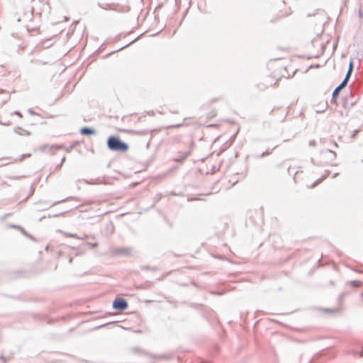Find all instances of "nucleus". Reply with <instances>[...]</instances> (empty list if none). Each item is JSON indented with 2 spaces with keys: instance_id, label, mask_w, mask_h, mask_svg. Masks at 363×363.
<instances>
[{
  "instance_id": "8",
  "label": "nucleus",
  "mask_w": 363,
  "mask_h": 363,
  "mask_svg": "<svg viewBox=\"0 0 363 363\" xmlns=\"http://www.w3.org/2000/svg\"><path fill=\"white\" fill-rule=\"evenodd\" d=\"M14 133H16V134H18V135H27V136H29L30 135V132L28 131V130H24L21 127H16L14 128L13 130Z\"/></svg>"
},
{
  "instance_id": "15",
  "label": "nucleus",
  "mask_w": 363,
  "mask_h": 363,
  "mask_svg": "<svg viewBox=\"0 0 363 363\" xmlns=\"http://www.w3.org/2000/svg\"><path fill=\"white\" fill-rule=\"evenodd\" d=\"M362 281H359V280H353V281H349L347 284L352 286V287H354V288H357L359 286H361L362 284Z\"/></svg>"
},
{
  "instance_id": "39",
  "label": "nucleus",
  "mask_w": 363,
  "mask_h": 363,
  "mask_svg": "<svg viewBox=\"0 0 363 363\" xmlns=\"http://www.w3.org/2000/svg\"><path fill=\"white\" fill-rule=\"evenodd\" d=\"M98 6L101 9H108V8H104V6L101 3H98Z\"/></svg>"
},
{
  "instance_id": "46",
  "label": "nucleus",
  "mask_w": 363,
  "mask_h": 363,
  "mask_svg": "<svg viewBox=\"0 0 363 363\" xmlns=\"http://www.w3.org/2000/svg\"><path fill=\"white\" fill-rule=\"evenodd\" d=\"M338 174H339V173H337H337H335V174H333V178H335V177H336Z\"/></svg>"
},
{
  "instance_id": "25",
  "label": "nucleus",
  "mask_w": 363,
  "mask_h": 363,
  "mask_svg": "<svg viewBox=\"0 0 363 363\" xmlns=\"http://www.w3.org/2000/svg\"><path fill=\"white\" fill-rule=\"evenodd\" d=\"M132 351L134 352V353H138V352H142L143 354H147V352H144V351H142L140 348H133L132 350Z\"/></svg>"
},
{
  "instance_id": "34",
  "label": "nucleus",
  "mask_w": 363,
  "mask_h": 363,
  "mask_svg": "<svg viewBox=\"0 0 363 363\" xmlns=\"http://www.w3.org/2000/svg\"><path fill=\"white\" fill-rule=\"evenodd\" d=\"M358 13L360 18H363V9H359Z\"/></svg>"
},
{
  "instance_id": "36",
  "label": "nucleus",
  "mask_w": 363,
  "mask_h": 363,
  "mask_svg": "<svg viewBox=\"0 0 363 363\" xmlns=\"http://www.w3.org/2000/svg\"><path fill=\"white\" fill-rule=\"evenodd\" d=\"M315 145H316V143H315V140H310V142H309V145L310 146H313H313H315Z\"/></svg>"
},
{
  "instance_id": "33",
  "label": "nucleus",
  "mask_w": 363,
  "mask_h": 363,
  "mask_svg": "<svg viewBox=\"0 0 363 363\" xmlns=\"http://www.w3.org/2000/svg\"><path fill=\"white\" fill-rule=\"evenodd\" d=\"M14 113L15 115H16V116H18L21 117V118H22V117H23L22 113H21L19 111H14V113Z\"/></svg>"
},
{
  "instance_id": "49",
  "label": "nucleus",
  "mask_w": 363,
  "mask_h": 363,
  "mask_svg": "<svg viewBox=\"0 0 363 363\" xmlns=\"http://www.w3.org/2000/svg\"><path fill=\"white\" fill-rule=\"evenodd\" d=\"M311 162H312L313 164H315L314 159H313V158H311Z\"/></svg>"
},
{
  "instance_id": "22",
  "label": "nucleus",
  "mask_w": 363,
  "mask_h": 363,
  "mask_svg": "<svg viewBox=\"0 0 363 363\" xmlns=\"http://www.w3.org/2000/svg\"><path fill=\"white\" fill-rule=\"evenodd\" d=\"M276 147H277V146L274 147L272 149V150H271V151H268V150H267V151H265V152H262V153L261 154V155L259 156V157H265V156L269 155V154H271V153H272V151L273 150H274Z\"/></svg>"
},
{
  "instance_id": "40",
  "label": "nucleus",
  "mask_w": 363,
  "mask_h": 363,
  "mask_svg": "<svg viewBox=\"0 0 363 363\" xmlns=\"http://www.w3.org/2000/svg\"><path fill=\"white\" fill-rule=\"evenodd\" d=\"M139 133H140V134H147L149 133V131L148 130H143V131H140Z\"/></svg>"
},
{
  "instance_id": "23",
  "label": "nucleus",
  "mask_w": 363,
  "mask_h": 363,
  "mask_svg": "<svg viewBox=\"0 0 363 363\" xmlns=\"http://www.w3.org/2000/svg\"><path fill=\"white\" fill-rule=\"evenodd\" d=\"M31 155L30 153L28 154H23L20 156L19 161H22L26 157H30Z\"/></svg>"
},
{
  "instance_id": "13",
  "label": "nucleus",
  "mask_w": 363,
  "mask_h": 363,
  "mask_svg": "<svg viewBox=\"0 0 363 363\" xmlns=\"http://www.w3.org/2000/svg\"><path fill=\"white\" fill-rule=\"evenodd\" d=\"M329 174H330V171H326L325 173L320 178H319L314 182L313 186H316V185L319 184L320 183H321L329 175Z\"/></svg>"
},
{
  "instance_id": "31",
  "label": "nucleus",
  "mask_w": 363,
  "mask_h": 363,
  "mask_svg": "<svg viewBox=\"0 0 363 363\" xmlns=\"http://www.w3.org/2000/svg\"><path fill=\"white\" fill-rule=\"evenodd\" d=\"M66 157H63L61 160V162L59 165L57 166V168H60V167L63 164V163L65 162Z\"/></svg>"
},
{
  "instance_id": "37",
  "label": "nucleus",
  "mask_w": 363,
  "mask_h": 363,
  "mask_svg": "<svg viewBox=\"0 0 363 363\" xmlns=\"http://www.w3.org/2000/svg\"><path fill=\"white\" fill-rule=\"evenodd\" d=\"M28 111L31 115H35L36 114V113L34 112L31 108H29Z\"/></svg>"
},
{
  "instance_id": "48",
  "label": "nucleus",
  "mask_w": 363,
  "mask_h": 363,
  "mask_svg": "<svg viewBox=\"0 0 363 363\" xmlns=\"http://www.w3.org/2000/svg\"><path fill=\"white\" fill-rule=\"evenodd\" d=\"M0 359H3V360H4V359H5V358H4V357L3 355H0Z\"/></svg>"
},
{
  "instance_id": "35",
  "label": "nucleus",
  "mask_w": 363,
  "mask_h": 363,
  "mask_svg": "<svg viewBox=\"0 0 363 363\" xmlns=\"http://www.w3.org/2000/svg\"><path fill=\"white\" fill-rule=\"evenodd\" d=\"M63 147H64L62 145H59L52 147V148H55V149H57V150L62 149Z\"/></svg>"
},
{
  "instance_id": "17",
  "label": "nucleus",
  "mask_w": 363,
  "mask_h": 363,
  "mask_svg": "<svg viewBox=\"0 0 363 363\" xmlns=\"http://www.w3.org/2000/svg\"><path fill=\"white\" fill-rule=\"evenodd\" d=\"M64 234L69 238H77L79 240H84V238L79 237L77 234H74V233H64Z\"/></svg>"
},
{
  "instance_id": "32",
  "label": "nucleus",
  "mask_w": 363,
  "mask_h": 363,
  "mask_svg": "<svg viewBox=\"0 0 363 363\" xmlns=\"http://www.w3.org/2000/svg\"><path fill=\"white\" fill-rule=\"evenodd\" d=\"M72 250L76 251V252H75L76 255H79L82 254V252H80L78 248H77V247H72Z\"/></svg>"
},
{
  "instance_id": "6",
  "label": "nucleus",
  "mask_w": 363,
  "mask_h": 363,
  "mask_svg": "<svg viewBox=\"0 0 363 363\" xmlns=\"http://www.w3.org/2000/svg\"><path fill=\"white\" fill-rule=\"evenodd\" d=\"M347 83L348 82H347L346 80H342V82L333 90V94L334 98L338 97L340 92L347 85Z\"/></svg>"
},
{
  "instance_id": "21",
  "label": "nucleus",
  "mask_w": 363,
  "mask_h": 363,
  "mask_svg": "<svg viewBox=\"0 0 363 363\" xmlns=\"http://www.w3.org/2000/svg\"><path fill=\"white\" fill-rule=\"evenodd\" d=\"M322 153H324V154H332L333 155L334 157H336V153L335 152L333 151V150H330L329 149H325L324 150L322 151Z\"/></svg>"
},
{
  "instance_id": "2",
  "label": "nucleus",
  "mask_w": 363,
  "mask_h": 363,
  "mask_svg": "<svg viewBox=\"0 0 363 363\" xmlns=\"http://www.w3.org/2000/svg\"><path fill=\"white\" fill-rule=\"evenodd\" d=\"M194 147V141L193 139L191 140L189 143V150L188 151H179L178 152V157L175 158L174 160L178 162H182L184 161L189 156L191 155V152Z\"/></svg>"
},
{
  "instance_id": "9",
  "label": "nucleus",
  "mask_w": 363,
  "mask_h": 363,
  "mask_svg": "<svg viewBox=\"0 0 363 363\" xmlns=\"http://www.w3.org/2000/svg\"><path fill=\"white\" fill-rule=\"evenodd\" d=\"M9 228L17 229L18 231H20L24 235H28V233L25 230V229L21 225H18L16 224H10L8 225Z\"/></svg>"
},
{
  "instance_id": "41",
  "label": "nucleus",
  "mask_w": 363,
  "mask_h": 363,
  "mask_svg": "<svg viewBox=\"0 0 363 363\" xmlns=\"http://www.w3.org/2000/svg\"><path fill=\"white\" fill-rule=\"evenodd\" d=\"M27 238H29L30 239L34 240V238L28 233V235H26Z\"/></svg>"
},
{
  "instance_id": "12",
  "label": "nucleus",
  "mask_w": 363,
  "mask_h": 363,
  "mask_svg": "<svg viewBox=\"0 0 363 363\" xmlns=\"http://www.w3.org/2000/svg\"><path fill=\"white\" fill-rule=\"evenodd\" d=\"M329 174H330V171H326L325 173L320 178H319L314 182L313 186H316V185L319 184L320 183H321L329 175Z\"/></svg>"
},
{
  "instance_id": "11",
  "label": "nucleus",
  "mask_w": 363,
  "mask_h": 363,
  "mask_svg": "<svg viewBox=\"0 0 363 363\" xmlns=\"http://www.w3.org/2000/svg\"><path fill=\"white\" fill-rule=\"evenodd\" d=\"M329 174H330V171H326L325 173L320 178H319L314 182L313 186H316V185L319 184L320 183H321L329 175Z\"/></svg>"
},
{
  "instance_id": "29",
  "label": "nucleus",
  "mask_w": 363,
  "mask_h": 363,
  "mask_svg": "<svg viewBox=\"0 0 363 363\" xmlns=\"http://www.w3.org/2000/svg\"><path fill=\"white\" fill-rule=\"evenodd\" d=\"M352 354L353 356H356V355H359V357H363V350H362L360 352H352Z\"/></svg>"
},
{
  "instance_id": "45",
  "label": "nucleus",
  "mask_w": 363,
  "mask_h": 363,
  "mask_svg": "<svg viewBox=\"0 0 363 363\" xmlns=\"http://www.w3.org/2000/svg\"><path fill=\"white\" fill-rule=\"evenodd\" d=\"M82 238H84V240H85L86 238H89V236L87 235H85L84 237H82Z\"/></svg>"
},
{
  "instance_id": "27",
  "label": "nucleus",
  "mask_w": 363,
  "mask_h": 363,
  "mask_svg": "<svg viewBox=\"0 0 363 363\" xmlns=\"http://www.w3.org/2000/svg\"><path fill=\"white\" fill-rule=\"evenodd\" d=\"M325 311H327V312H330V313H336V312L340 311V309L325 308Z\"/></svg>"
},
{
  "instance_id": "52",
  "label": "nucleus",
  "mask_w": 363,
  "mask_h": 363,
  "mask_svg": "<svg viewBox=\"0 0 363 363\" xmlns=\"http://www.w3.org/2000/svg\"><path fill=\"white\" fill-rule=\"evenodd\" d=\"M215 116V113L212 114L211 117H213Z\"/></svg>"
},
{
  "instance_id": "7",
  "label": "nucleus",
  "mask_w": 363,
  "mask_h": 363,
  "mask_svg": "<svg viewBox=\"0 0 363 363\" xmlns=\"http://www.w3.org/2000/svg\"><path fill=\"white\" fill-rule=\"evenodd\" d=\"M353 69H354V63H353V61L351 60L349 63V66H348V69H347V72L345 76V78L343 79V80H346L347 82H349L350 77H351V75H352V73L353 72Z\"/></svg>"
},
{
  "instance_id": "16",
  "label": "nucleus",
  "mask_w": 363,
  "mask_h": 363,
  "mask_svg": "<svg viewBox=\"0 0 363 363\" xmlns=\"http://www.w3.org/2000/svg\"><path fill=\"white\" fill-rule=\"evenodd\" d=\"M130 250L128 248H120L116 250V255H121V254H128L129 253Z\"/></svg>"
},
{
  "instance_id": "30",
  "label": "nucleus",
  "mask_w": 363,
  "mask_h": 363,
  "mask_svg": "<svg viewBox=\"0 0 363 363\" xmlns=\"http://www.w3.org/2000/svg\"><path fill=\"white\" fill-rule=\"evenodd\" d=\"M151 357L154 358V359H164L165 357L164 355H150Z\"/></svg>"
},
{
  "instance_id": "28",
  "label": "nucleus",
  "mask_w": 363,
  "mask_h": 363,
  "mask_svg": "<svg viewBox=\"0 0 363 363\" xmlns=\"http://www.w3.org/2000/svg\"><path fill=\"white\" fill-rule=\"evenodd\" d=\"M136 40H137V38H136V39H135V40H133V41H131L130 43H128V44H127V45H125L123 46L122 48H121L118 49V50H116V52H117V51H119V50H121L124 49L125 48L128 47V45H130V44H132L133 43H134L135 41H136Z\"/></svg>"
},
{
  "instance_id": "24",
  "label": "nucleus",
  "mask_w": 363,
  "mask_h": 363,
  "mask_svg": "<svg viewBox=\"0 0 363 363\" xmlns=\"http://www.w3.org/2000/svg\"><path fill=\"white\" fill-rule=\"evenodd\" d=\"M86 245L91 248L96 247L99 245L98 242H87Z\"/></svg>"
},
{
  "instance_id": "38",
  "label": "nucleus",
  "mask_w": 363,
  "mask_h": 363,
  "mask_svg": "<svg viewBox=\"0 0 363 363\" xmlns=\"http://www.w3.org/2000/svg\"><path fill=\"white\" fill-rule=\"evenodd\" d=\"M336 99H337V98H334V97H333V94H332V99H331V102L336 103Z\"/></svg>"
},
{
  "instance_id": "51",
  "label": "nucleus",
  "mask_w": 363,
  "mask_h": 363,
  "mask_svg": "<svg viewBox=\"0 0 363 363\" xmlns=\"http://www.w3.org/2000/svg\"><path fill=\"white\" fill-rule=\"evenodd\" d=\"M161 199V195H160L157 198V201H159L160 199Z\"/></svg>"
},
{
  "instance_id": "1",
  "label": "nucleus",
  "mask_w": 363,
  "mask_h": 363,
  "mask_svg": "<svg viewBox=\"0 0 363 363\" xmlns=\"http://www.w3.org/2000/svg\"><path fill=\"white\" fill-rule=\"evenodd\" d=\"M107 147L111 151L120 152H125L129 148L128 145L116 135H111L108 138Z\"/></svg>"
},
{
  "instance_id": "47",
  "label": "nucleus",
  "mask_w": 363,
  "mask_h": 363,
  "mask_svg": "<svg viewBox=\"0 0 363 363\" xmlns=\"http://www.w3.org/2000/svg\"><path fill=\"white\" fill-rule=\"evenodd\" d=\"M194 200H197V199H194V198L188 199V201H194Z\"/></svg>"
},
{
  "instance_id": "19",
  "label": "nucleus",
  "mask_w": 363,
  "mask_h": 363,
  "mask_svg": "<svg viewBox=\"0 0 363 363\" xmlns=\"http://www.w3.org/2000/svg\"><path fill=\"white\" fill-rule=\"evenodd\" d=\"M348 295V292H343L341 294H340L338 298L339 303H342L344 298Z\"/></svg>"
},
{
  "instance_id": "10",
  "label": "nucleus",
  "mask_w": 363,
  "mask_h": 363,
  "mask_svg": "<svg viewBox=\"0 0 363 363\" xmlns=\"http://www.w3.org/2000/svg\"><path fill=\"white\" fill-rule=\"evenodd\" d=\"M329 174H330V171H326L325 173L320 178H319L314 182L313 186H316V185L319 184L320 183H321L329 175Z\"/></svg>"
},
{
  "instance_id": "44",
  "label": "nucleus",
  "mask_w": 363,
  "mask_h": 363,
  "mask_svg": "<svg viewBox=\"0 0 363 363\" xmlns=\"http://www.w3.org/2000/svg\"><path fill=\"white\" fill-rule=\"evenodd\" d=\"M72 261H73V258H72V257H69V264L72 263Z\"/></svg>"
},
{
  "instance_id": "3",
  "label": "nucleus",
  "mask_w": 363,
  "mask_h": 363,
  "mask_svg": "<svg viewBox=\"0 0 363 363\" xmlns=\"http://www.w3.org/2000/svg\"><path fill=\"white\" fill-rule=\"evenodd\" d=\"M128 303L123 298L117 297L113 301V308L117 311H123L128 308Z\"/></svg>"
},
{
  "instance_id": "26",
  "label": "nucleus",
  "mask_w": 363,
  "mask_h": 363,
  "mask_svg": "<svg viewBox=\"0 0 363 363\" xmlns=\"http://www.w3.org/2000/svg\"><path fill=\"white\" fill-rule=\"evenodd\" d=\"M12 215V213H6L4 214L3 216H1L0 218V220L3 221L6 218H7L8 217L11 216Z\"/></svg>"
},
{
  "instance_id": "42",
  "label": "nucleus",
  "mask_w": 363,
  "mask_h": 363,
  "mask_svg": "<svg viewBox=\"0 0 363 363\" xmlns=\"http://www.w3.org/2000/svg\"><path fill=\"white\" fill-rule=\"evenodd\" d=\"M357 133H358V130H355L354 133H353V135H352V138H354L356 136Z\"/></svg>"
},
{
  "instance_id": "50",
  "label": "nucleus",
  "mask_w": 363,
  "mask_h": 363,
  "mask_svg": "<svg viewBox=\"0 0 363 363\" xmlns=\"http://www.w3.org/2000/svg\"><path fill=\"white\" fill-rule=\"evenodd\" d=\"M60 202H61V201H56V202H55V203L52 204V206H53V205H55V204H57V203H60Z\"/></svg>"
},
{
  "instance_id": "4",
  "label": "nucleus",
  "mask_w": 363,
  "mask_h": 363,
  "mask_svg": "<svg viewBox=\"0 0 363 363\" xmlns=\"http://www.w3.org/2000/svg\"><path fill=\"white\" fill-rule=\"evenodd\" d=\"M354 96H352V92H350V96H346L345 98L343 104L345 108H351L353 105L357 104V99H354Z\"/></svg>"
},
{
  "instance_id": "20",
  "label": "nucleus",
  "mask_w": 363,
  "mask_h": 363,
  "mask_svg": "<svg viewBox=\"0 0 363 363\" xmlns=\"http://www.w3.org/2000/svg\"><path fill=\"white\" fill-rule=\"evenodd\" d=\"M184 125V123H179V124H174V125H168L166 127L167 129H169V128H180L182 126Z\"/></svg>"
},
{
  "instance_id": "14",
  "label": "nucleus",
  "mask_w": 363,
  "mask_h": 363,
  "mask_svg": "<svg viewBox=\"0 0 363 363\" xmlns=\"http://www.w3.org/2000/svg\"><path fill=\"white\" fill-rule=\"evenodd\" d=\"M329 174H330V171H326L325 173L320 178H319L314 182L313 186H316V185L319 184L320 183H321L329 175Z\"/></svg>"
},
{
  "instance_id": "18",
  "label": "nucleus",
  "mask_w": 363,
  "mask_h": 363,
  "mask_svg": "<svg viewBox=\"0 0 363 363\" xmlns=\"http://www.w3.org/2000/svg\"><path fill=\"white\" fill-rule=\"evenodd\" d=\"M79 143L77 141L73 143L72 145H70L69 147H66V151L69 152L72 150H73Z\"/></svg>"
},
{
  "instance_id": "43",
  "label": "nucleus",
  "mask_w": 363,
  "mask_h": 363,
  "mask_svg": "<svg viewBox=\"0 0 363 363\" xmlns=\"http://www.w3.org/2000/svg\"><path fill=\"white\" fill-rule=\"evenodd\" d=\"M1 124L4 125H9L10 124L9 122L6 123V122H4V123H1Z\"/></svg>"
},
{
  "instance_id": "5",
  "label": "nucleus",
  "mask_w": 363,
  "mask_h": 363,
  "mask_svg": "<svg viewBox=\"0 0 363 363\" xmlns=\"http://www.w3.org/2000/svg\"><path fill=\"white\" fill-rule=\"evenodd\" d=\"M79 133L83 135H93L96 133V131L93 128L85 126L79 130Z\"/></svg>"
}]
</instances>
